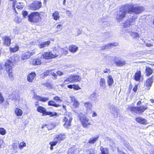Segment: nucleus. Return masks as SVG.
Wrapping results in <instances>:
<instances>
[{
  "label": "nucleus",
  "instance_id": "obj_1",
  "mask_svg": "<svg viewBox=\"0 0 154 154\" xmlns=\"http://www.w3.org/2000/svg\"><path fill=\"white\" fill-rule=\"evenodd\" d=\"M144 10V7L137 4H130L125 5L120 8L119 11L116 16L117 20L119 22L125 17L127 13L131 14L134 13L136 15L139 14Z\"/></svg>",
  "mask_w": 154,
  "mask_h": 154
},
{
  "label": "nucleus",
  "instance_id": "obj_2",
  "mask_svg": "<svg viewBox=\"0 0 154 154\" xmlns=\"http://www.w3.org/2000/svg\"><path fill=\"white\" fill-rule=\"evenodd\" d=\"M78 117L83 128H88L89 125H92V121L90 120L85 115L80 112L78 113Z\"/></svg>",
  "mask_w": 154,
  "mask_h": 154
},
{
  "label": "nucleus",
  "instance_id": "obj_3",
  "mask_svg": "<svg viewBox=\"0 0 154 154\" xmlns=\"http://www.w3.org/2000/svg\"><path fill=\"white\" fill-rule=\"evenodd\" d=\"M18 58L17 56H13L7 60L4 65L6 71H11L13 65V63H15L17 62Z\"/></svg>",
  "mask_w": 154,
  "mask_h": 154
},
{
  "label": "nucleus",
  "instance_id": "obj_4",
  "mask_svg": "<svg viewBox=\"0 0 154 154\" xmlns=\"http://www.w3.org/2000/svg\"><path fill=\"white\" fill-rule=\"evenodd\" d=\"M37 111L42 113V115L43 116L47 115H50V116H57V114L55 112H50L46 111V109L44 107L39 106L37 108Z\"/></svg>",
  "mask_w": 154,
  "mask_h": 154
},
{
  "label": "nucleus",
  "instance_id": "obj_5",
  "mask_svg": "<svg viewBox=\"0 0 154 154\" xmlns=\"http://www.w3.org/2000/svg\"><path fill=\"white\" fill-rule=\"evenodd\" d=\"M81 80V77L78 75H70L64 81L63 83L64 84H66L70 82L75 83L79 82Z\"/></svg>",
  "mask_w": 154,
  "mask_h": 154
},
{
  "label": "nucleus",
  "instance_id": "obj_6",
  "mask_svg": "<svg viewBox=\"0 0 154 154\" xmlns=\"http://www.w3.org/2000/svg\"><path fill=\"white\" fill-rule=\"evenodd\" d=\"M148 109L146 105H142L138 107H131L130 110L131 111L134 112L137 114H140L143 112Z\"/></svg>",
  "mask_w": 154,
  "mask_h": 154
},
{
  "label": "nucleus",
  "instance_id": "obj_7",
  "mask_svg": "<svg viewBox=\"0 0 154 154\" xmlns=\"http://www.w3.org/2000/svg\"><path fill=\"white\" fill-rule=\"evenodd\" d=\"M29 21L32 22H38L40 18L39 14L38 12H34L31 13L27 16Z\"/></svg>",
  "mask_w": 154,
  "mask_h": 154
},
{
  "label": "nucleus",
  "instance_id": "obj_8",
  "mask_svg": "<svg viewBox=\"0 0 154 154\" xmlns=\"http://www.w3.org/2000/svg\"><path fill=\"white\" fill-rule=\"evenodd\" d=\"M72 119V114L70 113H68V115L64 117L63 121L65 122L64 126L65 128L67 129L69 128L71 125L70 123Z\"/></svg>",
  "mask_w": 154,
  "mask_h": 154
},
{
  "label": "nucleus",
  "instance_id": "obj_9",
  "mask_svg": "<svg viewBox=\"0 0 154 154\" xmlns=\"http://www.w3.org/2000/svg\"><path fill=\"white\" fill-rule=\"evenodd\" d=\"M42 6V3L39 1H35L29 5V9L34 11L39 9Z\"/></svg>",
  "mask_w": 154,
  "mask_h": 154
},
{
  "label": "nucleus",
  "instance_id": "obj_10",
  "mask_svg": "<svg viewBox=\"0 0 154 154\" xmlns=\"http://www.w3.org/2000/svg\"><path fill=\"white\" fill-rule=\"evenodd\" d=\"M113 60L115 64L117 66H122L126 63V61L125 60L117 57H115L113 58Z\"/></svg>",
  "mask_w": 154,
  "mask_h": 154
},
{
  "label": "nucleus",
  "instance_id": "obj_11",
  "mask_svg": "<svg viewBox=\"0 0 154 154\" xmlns=\"http://www.w3.org/2000/svg\"><path fill=\"white\" fill-rule=\"evenodd\" d=\"M137 18V16L134 15L132 16L131 18H130L129 20H127L123 24V26L124 28L130 27L131 25L133 24V22Z\"/></svg>",
  "mask_w": 154,
  "mask_h": 154
},
{
  "label": "nucleus",
  "instance_id": "obj_12",
  "mask_svg": "<svg viewBox=\"0 0 154 154\" xmlns=\"http://www.w3.org/2000/svg\"><path fill=\"white\" fill-rule=\"evenodd\" d=\"M42 56L43 58L48 59L57 57L58 54H54L51 52L49 51L44 52L42 54Z\"/></svg>",
  "mask_w": 154,
  "mask_h": 154
},
{
  "label": "nucleus",
  "instance_id": "obj_13",
  "mask_svg": "<svg viewBox=\"0 0 154 154\" xmlns=\"http://www.w3.org/2000/svg\"><path fill=\"white\" fill-rule=\"evenodd\" d=\"M109 112L114 116H116L118 115V109L115 105L110 104L109 106Z\"/></svg>",
  "mask_w": 154,
  "mask_h": 154
},
{
  "label": "nucleus",
  "instance_id": "obj_14",
  "mask_svg": "<svg viewBox=\"0 0 154 154\" xmlns=\"http://www.w3.org/2000/svg\"><path fill=\"white\" fill-rule=\"evenodd\" d=\"M35 53L34 51L30 50L22 54L21 56V59L22 60L27 59L29 58L30 57L34 55Z\"/></svg>",
  "mask_w": 154,
  "mask_h": 154
},
{
  "label": "nucleus",
  "instance_id": "obj_15",
  "mask_svg": "<svg viewBox=\"0 0 154 154\" xmlns=\"http://www.w3.org/2000/svg\"><path fill=\"white\" fill-rule=\"evenodd\" d=\"M15 3L16 1L15 2V1H13V5L12 6V7L13 8V10L14 11H15V12L17 14H18V12L19 11V10L23 9V8L24 7V5H23V3H17L16 6V8H17V9L14 7Z\"/></svg>",
  "mask_w": 154,
  "mask_h": 154
},
{
  "label": "nucleus",
  "instance_id": "obj_16",
  "mask_svg": "<svg viewBox=\"0 0 154 154\" xmlns=\"http://www.w3.org/2000/svg\"><path fill=\"white\" fill-rule=\"evenodd\" d=\"M3 44L5 46H9L11 44V39L10 36H5L2 38Z\"/></svg>",
  "mask_w": 154,
  "mask_h": 154
},
{
  "label": "nucleus",
  "instance_id": "obj_17",
  "mask_svg": "<svg viewBox=\"0 0 154 154\" xmlns=\"http://www.w3.org/2000/svg\"><path fill=\"white\" fill-rule=\"evenodd\" d=\"M53 69L46 70L43 73L44 77H45L48 75H52L54 77V79H57V75H56V73L53 72Z\"/></svg>",
  "mask_w": 154,
  "mask_h": 154
},
{
  "label": "nucleus",
  "instance_id": "obj_18",
  "mask_svg": "<svg viewBox=\"0 0 154 154\" xmlns=\"http://www.w3.org/2000/svg\"><path fill=\"white\" fill-rule=\"evenodd\" d=\"M33 98L38 100L45 102L49 100L48 97H43L37 95L35 94H34L33 96Z\"/></svg>",
  "mask_w": 154,
  "mask_h": 154
},
{
  "label": "nucleus",
  "instance_id": "obj_19",
  "mask_svg": "<svg viewBox=\"0 0 154 154\" xmlns=\"http://www.w3.org/2000/svg\"><path fill=\"white\" fill-rule=\"evenodd\" d=\"M66 138V136L64 134H60L56 135L54 136V140H57L58 142L64 140Z\"/></svg>",
  "mask_w": 154,
  "mask_h": 154
},
{
  "label": "nucleus",
  "instance_id": "obj_20",
  "mask_svg": "<svg viewBox=\"0 0 154 154\" xmlns=\"http://www.w3.org/2000/svg\"><path fill=\"white\" fill-rule=\"evenodd\" d=\"M126 32L129 33L131 36L133 38H136L139 37V34L136 32H133L131 29H128L126 30Z\"/></svg>",
  "mask_w": 154,
  "mask_h": 154
},
{
  "label": "nucleus",
  "instance_id": "obj_21",
  "mask_svg": "<svg viewBox=\"0 0 154 154\" xmlns=\"http://www.w3.org/2000/svg\"><path fill=\"white\" fill-rule=\"evenodd\" d=\"M36 76V74L34 72H32L29 74L27 76V80L28 82H32L35 79Z\"/></svg>",
  "mask_w": 154,
  "mask_h": 154
},
{
  "label": "nucleus",
  "instance_id": "obj_22",
  "mask_svg": "<svg viewBox=\"0 0 154 154\" xmlns=\"http://www.w3.org/2000/svg\"><path fill=\"white\" fill-rule=\"evenodd\" d=\"M153 77H151L149 78V79L146 80V86L147 87L148 89H150V87L152 86V83L153 82Z\"/></svg>",
  "mask_w": 154,
  "mask_h": 154
},
{
  "label": "nucleus",
  "instance_id": "obj_23",
  "mask_svg": "<svg viewBox=\"0 0 154 154\" xmlns=\"http://www.w3.org/2000/svg\"><path fill=\"white\" fill-rule=\"evenodd\" d=\"M50 43V41H47L46 42H40L38 45L39 48H43L48 46Z\"/></svg>",
  "mask_w": 154,
  "mask_h": 154
},
{
  "label": "nucleus",
  "instance_id": "obj_24",
  "mask_svg": "<svg viewBox=\"0 0 154 154\" xmlns=\"http://www.w3.org/2000/svg\"><path fill=\"white\" fill-rule=\"evenodd\" d=\"M99 84L102 88L104 89L105 88L106 86L105 80L104 78H101L100 79Z\"/></svg>",
  "mask_w": 154,
  "mask_h": 154
},
{
  "label": "nucleus",
  "instance_id": "obj_25",
  "mask_svg": "<svg viewBox=\"0 0 154 154\" xmlns=\"http://www.w3.org/2000/svg\"><path fill=\"white\" fill-rule=\"evenodd\" d=\"M107 82L108 86H111L113 84L114 81L111 75H109L107 76Z\"/></svg>",
  "mask_w": 154,
  "mask_h": 154
},
{
  "label": "nucleus",
  "instance_id": "obj_26",
  "mask_svg": "<svg viewBox=\"0 0 154 154\" xmlns=\"http://www.w3.org/2000/svg\"><path fill=\"white\" fill-rule=\"evenodd\" d=\"M90 98L93 100L96 101L98 100V96L96 93H93L90 96Z\"/></svg>",
  "mask_w": 154,
  "mask_h": 154
},
{
  "label": "nucleus",
  "instance_id": "obj_27",
  "mask_svg": "<svg viewBox=\"0 0 154 154\" xmlns=\"http://www.w3.org/2000/svg\"><path fill=\"white\" fill-rule=\"evenodd\" d=\"M14 110L17 116H20L22 115L23 112L20 109L16 108Z\"/></svg>",
  "mask_w": 154,
  "mask_h": 154
},
{
  "label": "nucleus",
  "instance_id": "obj_28",
  "mask_svg": "<svg viewBox=\"0 0 154 154\" xmlns=\"http://www.w3.org/2000/svg\"><path fill=\"white\" fill-rule=\"evenodd\" d=\"M48 105L49 106H53L55 107H57L60 105L59 104L55 103V102L53 100H50L48 102Z\"/></svg>",
  "mask_w": 154,
  "mask_h": 154
},
{
  "label": "nucleus",
  "instance_id": "obj_29",
  "mask_svg": "<svg viewBox=\"0 0 154 154\" xmlns=\"http://www.w3.org/2000/svg\"><path fill=\"white\" fill-rule=\"evenodd\" d=\"M141 72L140 71L137 72L134 75V79L136 81H139L141 77Z\"/></svg>",
  "mask_w": 154,
  "mask_h": 154
},
{
  "label": "nucleus",
  "instance_id": "obj_30",
  "mask_svg": "<svg viewBox=\"0 0 154 154\" xmlns=\"http://www.w3.org/2000/svg\"><path fill=\"white\" fill-rule=\"evenodd\" d=\"M100 22H102V25L104 27H106L107 26H109V23L106 21V19L104 18H101L99 20Z\"/></svg>",
  "mask_w": 154,
  "mask_h": 154
},
{
  "label": "nucleus",
  "instance_id": "obj_31",
  "mask_svg": "<svg viewBox=\"0 0 154 154\" xmlns=\"http://www.w3.org/2000/svg\"><path fill=\"white\" fill-rule=\"evenodd\" d=\"M69 49L71 52L75 53L78 50V47L75 45H72L69 47Z\"/></svg>",
  "mask_w": 154,
  "mask_h": 154
},
{
  "label": "nucleus",
  "instance_id": "obj_32",
  "mask_svg": "<svg viewBox=\"0 0 154 154\" xmlns=\"http://www.w3.org/2000/svg\"><path fill=\"white\" fill-rule=\"evenodd\" d=\"M136 120L137 122L142 124H145L146 122V120L141 117L137 118L136 119Z\"/></svg>",
  "mask_w": 154,
  "mask_h": 154
},
{
  "label": "nucleus",
  "instance_id": "obj_33",
  "mask_svg": "<svg viewBox=\"0 0 154 154\" xmlns=\"http://www.w3.org/2000/svg\"><path fill=\"white\" fill-rule=\"evenodd\" d=\"M99 138V136H97L94 137H92L89 139L88 143L91 144H94L95 142L98 140Z\"/></svg>",
  "mask_w": 154,
  "mask_h": 154
},
{
  "label": "nucleus",
  "instance_id": "obj_34",
  "mask_svg": "<svg viewBox=\"0 0 154 154\" xmlns=\"http://www.w3.org/2000/svg\"><path fill=\"white\" fill-rule=\"evenodd\" d=\"M152 70L151 68L149 67H146V72L147 76L150 75L152 73Z\"/></svg>",
  "mask_w": 154,
  "mask_h": 154
},
{
  "label": "nucleus",
  "instance_id": "obj_35",
  "mask_svg": "<svg viewBox=\"0 0 154 154\" xmlns=\"http://www.w3.org/2000/svg\"><path fill=\"white\" fill-rule=\"evenodd\" d=\"M85 106L87 110H91L92 107V104L90 102L85 103Z\"/></svg>",
  "mask_w": 154,
  "mask_h": 154
},
{
  "label": "nucleus",
  "instance_id": "obj_36",
  "mask_svg": "<svg viewBox=\"0 0 154 154\" xmlns=\"http://www.w3.org/2000/svg\"><path fill=\"white\" fill-rule=\"evenodd\" d=\"M100 149L101 151L100 154H108V150L107 148L100 146Z\"/></svg>",
  "mask_w": 154,
  "mask_h": 154
},
{
  "label": "nucleus",
  "instance_id": "obj_37",
  "mask_svg": "<svg viewBox=\"0 0 154 154\" xmlns=\"http://www.w3.org/2000/svg\"><path fill=\"white\" fill-rule=\"evenodd\" d=\"M107 49L112 48L113 46H117L118 45V43L117 42L110 43L106 45Z\"/></svg>",
  "mask_w": 154,
  "mask_h": 154
},
{
  "label": "nucleus",
  "instance_id": "obj_38",
  "mask_svg": "<svg viewBox=\"0 0 154 154\" xmlns=\"http://www.w3.org/2000/svg\"><path fill=\"white\" fill-rule=\"evenodd\" d=\"M52 16L54 17V19L56 20H58L60 18L59 14L57 11H55L53 14Z\"/></svg>",
  "mask_w": 154,
  "mask_h": 154
},
{
  "label": "nucleus",
  "instance_id": "obj_39",
  "mask_svg": "<svg viewBox=\"0 0 154 154\" xmlns=\"http://www.w3.org/2000/svg\"><path fill=\"white\" fill-rule=\"evenodd\" d=\"M19 49V47L17 45H16L14 48L11 47L10 48V51L14 52L17 51Z\"/></svg>",
  "mask_w": 154,
  "mask_h": 154
},
{
  "label": "nucleus",
  "instance_id": "obj_40",
  "mask_svg": "<svg viewBox=\"0 0 154 154\" xmlns=\"http://www.w3.org/2000/svg\"><path fill=\"white\" fill-rule=\"evenodd\" d=\"M41 63V60L40 59L38 58L33 61V64L35 65H39Z\"/></svg>",
  "mask_w": 154,
  "mask_h": 154
},
{
  "label": "nucleus",
  "instance_id": "obj_41",
  "mask_svg": "<svg viewBox=\"0 0 154 154\" xmlns=\"http://www.w3.org/2000/svg\"><path fill=\"white\" fill-rule=\"evenodd\" d=\"M124 145L129 150L132 151L133 150L131 146L129 144L128 142L125 141L124 143Z\"/></svg>",
  "mask_w": 154,
  "mask_h": 154
},
{
  "label": "nucleus",
  "instance_id": "obj_42",
  "mask_svg": "<svg viewBox=\"0 0 154 154\" xmlns=\"http://www.w3.org/2000/svg\"><path fill=\"white\" fill-rule=\"evenodd\" d=\"M12 69H11V71H6L7 72H8V75L9 78L12 81L14 80V78L13 75L12 74Z\"/></svg>",
  "mask_w": 154,
  "mask_h": 154
},
{
  "label": "nucleus",
  "instance_id": "obj_43",
  "mask_svg": "<svg viewBox=\"0 0 154 154\" xmlns=\"http://www.w3.org/2000/svg\"><path fill=\"white\" fill-rule=\"evenodd\" d=\"M68 49L66 47L61 48L62 52L63 54L66 55L67 54Z\"/></svg>",
  "mask_w": 154,
  "mask_h": 154
},
{
  "label": "nucleus",
  "instance_id": "obj_44",
  "mask_svg": "<svg viewBox=\"0 0 154 154\" xmlns=\"http://www.w3.org/2000/svg\"><path fill=\"white\" fill-rule=\"evenodd\" d=\"M55 126V124L53 123H51L48 124V128L49 130L53 129Z\"/></svg>",
  "mask_w": 154,
  "mask_h": 154
},
{
  "label": "nucleus",
  "instance_id": "obj_45",
  "mask_svg": "<svg viewBox=\"0 0 154 154\" xmlns=\"http://www.w3.org/2000/svg\"><path fill=\"white\" fill-rule=\"evenodd\" d=\"M53 100L56 101L57 103H59V102H61L62 100H61L59 97L58 96H56L54 97Z\"/></svg>",
  "mask_w": 154,
  "mask_h": 154
},
{
  "label": "nucleus",
  "instance_id": "obj_46",
  "mask_svg": "<svg viewBox=\"0 0 154 154\" xmlns=\"http://www.w3.org/2000/svg\"><path fill=\"white\" fill-rule=\"evenodd\" d=\"M54 141L50 142L49 143V144L51 146H55L58 143V141L57 140H54Z\"/></svg>",
  "mask_w": 154,
  "mask_h": 154
},
{
  "label": "nucleus",
  "instance_id": "obj_47",
  "mask_svg": "<svg viewBox=\"0 0 154 154\" xmlns=\"http://www.w3.org/2000/svg\"><path fill=\"white\" fill-rule=\"evenodd\" d=\"M14 20L16 23H20L22 21L21 19L18 17H16L14 18Z\"/></svg>",
  "mask_w": 154,
  "mask_h": 154
},
{
  "label": "nucleus",
  "instance_id": "obj_48",
  "mask_svg": "<svg viewBox=\"0 0 154 154\" xmlns=\"http://www.w3.org/2000/svg\"><path fill=\"white\" fill-rule=\"evenodd\" d=\"M6 133V130L3 128H0V134L2 135L5 134Z\"/></svg>",
  "mask_w": 154,
  "mask_h": 154
},
{
  "label": "nucleus",
  "instance_id": "obj_49",
  "mask_svg": "<svg viewBox=\"0 0 154 154\" xmlns=\"http://www.w3.org/2000/svg\"><path fill=\"white\" fill-rule=\"evenodd\" d=\"M26 146V143L24 142H21L19 144V148L20 149H21L23 148L25 146Z\"/></svg>",
  "mask_w": 154,
  "mask_h": 154
},
{
  "label": "nucleus",
  "instance_id": "obj_50",
  "mask_svg": "<svg viewBox=\"0 0 154 154\" xmlns=\"http://www.w3.org/2000/svg\"><path fill=\"white\" fill-rule=\"evenodd\" d=\"M5 100L2 94L0 92V104H2Z\"/></svg>",
  "mask_w": 154,
  "mask_h": 154
},
{
  "label": "nucleus",
  "instance_id": "obj_51",
  "mask_svg": "<svg viewBox=\"0 0 154 154\" xmlns=\"http://www.w3.org/2000/svg\"><path fill=\"white\" fill-rule=\"evenodd\" d=\"M73 105L75 106V107H77L79 105V101L76 100L75 102L72 103Z\"/></svg>",
  "mask_w": 154,
  "mask_h": 154
},
{
  "label": "nucleus",
  "instance_id": "obj_52",
  "mask_svg": "<svg viewBox=\"0 0 154 154\" xmlns=\"http://www.w3.org/2000/svg\"><path fill=\"white\" fill-rule=\"evenodd\" d=\"M66 14L69 17L72 16V13L69 10H67L66 11Z\"/></svg>",
  "mask_w": 154,
  "mask_h": 154
},
{
  "label": "nucleus",
  "instance_id": "obj_53",
  "mask_svg": "<svg viewBox=\"0 0 154 154\" xmlns=\"http://www.w3.org/2000/svg\"><path fill=\"white\" fill-rule=\"evenodd\" d=\"M22 14L24 18H26L28 15V12L26 11H23Z\"/></svg>",
  "mask_w": 154,
  "mask_h": 154
},
{
  "label": "nucleus",
  "instance_id": "obj_54",
  "mask_svg": "<svg viewBox=\"0 0 154 154\" xmlns=\"http://www.w3.org/2000/svg\"><path fill=\"white\" fill-rule=\"evenodd\" d=\"M73 88L75 90H79L80 89V87L78 85H73Z\"/></svg>",
  "mask_w": 154,
  "mask_h": 154
},
{
  "label": "nucleus",
  "instance_id": "obj_55",
  "mask_svg": "<svg viewBox=\"0 0 154 154\" xmlns=\"http://www.w3.org/2000/svg\"><path fill=\"white\" fill-rule=\"evenodd\" d=\"M67 154H75L74 153V150L72 149H70L67 152Z\"/></svg>",
  "mask_w": 154,
  "mask_h": 154
},
{
  "label": "nucleus",
  "instance_id": "obj_56",
  "mask_svg": "<svg viewBox=\"0 0 154 154\" xmlns=\"http://www.w3.org/2000/svg\"><path fill=\"white\" fill-rule=\"evenodd\" d=\"M63 27V26L61 24H59L57 26V28L58 31H60Z\"/></svg>",
  "mask_w": 154,
  "mask_h": 154
},
{
  "label": "nucleus",
  "instance_id": "obj_57",
  "mask_svg": "<svg viewBox=\"0 0 154 154\" xmlns=\"http://www.w3.org/2000/svg\"><path fill=\"white\" fill-rule=\"evenodd\" d=\"M45 86L48 88H52L51 85L48 83L45 84Z\"/></svg>",
  "mask_w": 154,
  "mask_h": 154
},
{
  "label": "nucleus",
  "instance_id": "obj_58",
  "mask_svg": "<svg viewBox=\"0 0 154 154\" xmlns=\"http://www.w3.org/2000/svg\"><path fill=\"white\" fill-rule=\"evenodd\" d=\"M57 73L58 75L59 76L62 75L63 74V72L60 71H58L57 72Z\"/></svg>",
  "mask_w": 154,
  "mask_h": 154
},
{
  "label": "nucleus",
  "instance_id": "obj_59",
  "mask_svg": "<svg viewBox=\"0 0 154 154\" xmlns=\"http://www.w3.org/2000/svg\"><path fill=\"white\" fill-rule=\"evenodd\" d=\"M146 46L148 47H150L153 46L150 43L146 42L145 43Z\"/></svg>",
  "mask_w": 154,
  "mask_h": 154
},
{
  "label": "nucleus",
  "instance_id": "obj_60",
  "mask_svg": "<svg viewBox=\"0 0 154 154\" xmlns=\"http://www.w3.org/2000/svg\"><path fill=\"white\" fill-rule=\"evenodd\" d=\"M71 100L72 101V103L73 102H74L76 100H77L75 98V97H71Z\"/></svg>",
  "mask_w": 154,
  "mask_h": 154
},
{
  "label": "nucleus",
  "instance_id": "obj_61",
  "mask_svg": "<svg viewBox=\"0 0 154 154\" xmlns=\"http://www.w3.org/2000/svg\"><path fill=\"white\" fill-rule=\"evenodd\" d=\"M150 152L151 154H154V146L151 149Z\"/></svg>",
  "mask_w": 154,
  "mask_h": 154
},
{
  "label": "nucleus",
  "instance_id": "obj_62",
  "mask_svg": "<svg viewBox=\"0 0 154 154\" xmlns=\"http://www.w3.org/2000/svg\"><path fill=\"white\" fill-rule=\"evenodd\" d=\"M105 35H106V36H105V37L106 38H108L109 35V34L108 32H106L104 34Z\"/></svg>",
  "mask_w": 154,
  "mask_h": 154
},
{
  "label": "nucleus",
  "instance_id": "obj_63",
  "mask_svg": "<svg viewBox=\"0 0 154 154\" xmlns=\"http://www.w3.org/2000/svg\"><path fill=\"white\" fill-rule=\"evenodd\" d=\"M73 87V85H69L67 86V87L69 88H72Z\"/></svg>",
  "mask_w": 154,
  "mask_h": 154
},
{
  "label": "nucleus",
  "instance_id": "obj_64",
  "mask_svg": "<svg viewBox=\"0 0 154 154\" xmlns=\"http://www.w3.org/2000/svg\"><path fill=\"white\" fill-rule=\"evenodd\" d=\"M105 49H107L106 45H103L101 47L102 50H104Z\"/></svg>",
  "mask_w": 154,
  "mask_h": 154
}]
</instances>
